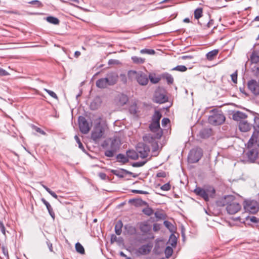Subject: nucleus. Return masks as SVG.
I'll list each match as a JSON object with an SVG mask.
<instances>
[{
  "instance_id": "f257e3e1",
  "label": "nucleus",
  "mask_w": 259,
  "mask_h": 259,
  "mask_svg": "<svg viewBox=\"0 0 259 259\" xmlns=\"http://www.w3.org/2000/svg\"><path fill=\"white\" fill-rule=\"evenodd\" d=\"M161 114L158 111H155L153 115L152 121L149 125L150 131L155 134V139H160L162 135V131L160 127L159 121Z\"/></svg>"
},
{
  "instance_id": "f03ea898",
  "label": "nucleus",
  "mask_w": 259,
  "mask_h": 259,
  "mask_svg": "<svg viewBox=\"0 0 259 259\" xmlns=\"http://www.w3.org/2000/svg\"><path fill=\"white\" fill-rule=\"evenodd\" d=\"M224 205L226 206V210L230 214L237 213L241 208V205L232 195H228L225 197Z\"/></svg>"
},
{
  "instance_id": "7ed1b4c3",
  "label": "nucleus",
  "mask_w": 259,
  "mask_h": 259,
  "mask_svg": "<svg viewBox=\"0 0 259 259\" xmlns=\"http://www.w3.org/2000/svg\"><path fill=\"white\" fill-rule=\"evenodd\" d=\"M194 192L197 195L200 196L206 201H208L210 197H213L215 194V190L211 186H205L203 188L196 187Z\"/></svg>"
},
{
  "instance_id": "20e7f679",
  "label": "nucleus",
  "mask_w": 259,
  "mask_h": 259,
  "mask_svg": "<svg viewBox=\"0 0 259 259\" xmlns=\"http://www.w3.org/2000/svg\"><path fill=\"white\" fill-rule=\"evenodd\" d=\"M128 75L132 78H134L141 85L145 86L149 82L148 75L141 71L130 70L128 72Z\"/></svg>"
},
{
  "instance_id": "39448f33",
  "label": "nucleus",
  "mask_w": 259,
  "mask_h": 259,
  "mask_svg": "<svg viewBox=\"0 0 259 259\" xmlns=\"http://www.w3.org/2000/svg\"><path fill=\"white\" fill-rule=\"evenodd\" d=\"M109 141V147L105 151V155L107 157H112L119 149L121 142L119 138L118 137L110 138Z\"/></svg>"
},
{
  "instance_id": "423d86ee",
  "label": "nucleus",
  "mask_w": 259,
  "mask_h": 259,
  "mask_svg": "<svg viewBox=\"0 0 259 259\" xmlns=\"http://www.w3.org/2000/svg\"><path fill=\"white\" fill-rule=\"evenodd\" d=\"M79 127L80 132L83 134H88L92 126V122H88L83 116H79L78 118Z\"/></svg>"
},
{
  "instance_id": "0eeeda50",
  "label": "nucleus",
  "mask_w": 259,
  "mask_h": 259,
  "mask_svg": "<svg viewBox=\"0 0 259 259\" xmlns=\"http://www.w3.org/2000/svg\"><path fill=\"white\" fill-rule=\"evenodd\" d=\"M202 156V149L196 148L190 151L188 155V160L191 163H196L199 161Z\"/></svg>"
},
{
  "instance_id": "6e6552de",
  "label": "nucleus",
  "mask_w": 259,
  "mask_h": 259,
  "mask_svg": "<svg viewBox=\"0 0 259 259\" xmlns=\"http://www.w3.org/2000/svg\"><path fill=\"white\" fill-rule=\"evenodd\" d=\"M225 120V117L222 112L214 113L208 117L209 122L215 125L222 124Z\"/></svg>"
},
{
  "instance_id": "1a4fd4ad",
  "label": "nucleus",
  "mask_w": 259,
  "mask_h": 259,
  "mask_svg": "<svg viewBox=\"0 0 259 259\" xmlns=\"http://www.w3.org/2000/svg\"><path fill=\"white\" fill-rule=\"evenodd\" d=\"M168 100V98L165 94V91L160 88L157 89L154 94L153 101L154 102L159 104H162Z\"/></svg>"
},
{
  "instance_id": "9d476101",
  "label": "nucleus",
  "mask_w": 259,
  "mask_h": 259,
  "mask_svg": "<svg viewBox=\"0 0 259 259\" xmlns=\"http://www.w3.org/2000/svg\"><path fill=\"white\" fill-rule=\"evenodd\" d=\"M244 208L246 211L255 213L259 209L258 204L254 200H246L244 201Z\"/></svg>"
},
{
  "instance_id": "9b49d317",
  "label": "nucleus",
  "mask_w": 259,
  "mask_h": 259,
  "mask_svg": "<svg viewBox=\"0 0 259 259\" xmlns=\"http://www.w3.org/2000/svg\"><path fill=\"white\" fill-rule=\"evenodd\" d=\"M136 150L139 156L142 158H145L148 156L150 152V148L145 144L140 143L137 144Z\"/></svg>"
},
{
  "instance_id": "f8f14e48",
  "label": "nucleus",
  "mask_w": 259,
  "mask_h": 259,
  "mask_svg": "<svg viewBox=\"0 0 259 259\" xmlns=\"http://www.w3.org/2000/svg\"><path fill=\"white\" fill-rule=\"evenodd\" d=\"M104 133L103 128L100 125H98L93 130L91 138L94 141H97L103 137Z\"/></svg>"
},
{
  "instance_id": "ddd939ff",
  "label": "nucleus",
  "mask_w": 259,
  "mask_h": 259,
  "mask_svg": "<svg viewBox=\"0 0 259 259\" xmlns=\"http://www.w3.org/2000/svg\"><path fill=\"white\" fill-rule=\"evenodd\" d=\"M128 100V97L126 95L120 94H118L114 100L115 104L119 107L122 106L126 104Z\"/></svg>"
},
{
  "instance_id": "4468645a",
  "label": "nucleus",
  "mask_w": 259,
  "mask_h": 259,
  "mask_svg": "<svg viewBox=\"0 0 259 259\" xmlns=\"http://www.w3.org/2000/svg\"><path fill=\"white\" fill-rule=\"evenodd\" d=\"M249 90L254 95H259V83L252 79L247 83Z\"/></svg>"
},
{
  "instance_id": "2eb2a0df",
  "label": "nucleus",
  "mask_w": 259,
  "mask_h": 259,
  "mask_svg": "<svg viewBox=\"0 0 259 259\" xmlns=\"http://www.w3.org/2000/svg\"><path fill=\"white\" fill-rule=\"evenodd\" d=\"M246 155L248 160L250 162H253L258 156L257 149L256 148L252 149L250 148L249 151L246 153Z\"/></svg>"
},
{
  "instance_id": "dca6fc26",
  "label": "nucleus",
  "mask_w": 259,
  "mask_h": 259,
  "mask_svg": "<svg viewBox=\"0 0 259 259\" xmlns=\"http://www.w3.org/2000/svg\"><path fill=\"white\" fill-rule=\"evenodd\" d=\"M118 75L116 73L111 72L107 74V77H105L107 79L109 85H112L115 84L118 80Z\"/></svg>"
},
{
  "instance_id": "f3484780",
  "label": "nucleus",
  "mask_w": 259,
  "mask_h": 259,
  "mask_svg": "<svg viewBox=\"0 0 259 259\" xmlns=\"http://www.w3.org/2000/svg\"><path fill=\"white\" fill-rule=\"evenodd\" d=\"M251 125L247 121L242 120L239 123V129L243 132H246L251 129Z\"/></svg>"
},
{
  "instance_id": "a211bd4d",
  "label": "nucleus",
  "mask_w": 259,
  "mask_h": 259,
  "mask_svg": "<svg viewBox=\"0 0 259 259\" xmlns=\"http://www.w3.org/2000/svg\"><path fill=\"white\" fill-rule=\"evenodd\" d=\"M152 247V246L149 244L143 245L139 248L138 252L141 254H147L151 251Z\"/></svg>"
},
{
  "instance_id": "6ab92c4d",
  "label": "nucleus",
  "mask_w": 259,
  "mask_h": 259,
  "mask_svg": "<svg viewBox=\"0 0 259 259\" xmlns=\"http://www.w3.org/2000/svg\"><path fill=\"white\" fill-rule=\"evenodd\" d=\"M258 136L257 135V134H256L255 132L253 133L251 137L250 138L249 141L246 145V146L248 149L251 148L252 147V146H253V145L254 143H256L257 140L258 138Z\"/></svg>"
},
{
  "instance_id": "aec40b11",
  "label": "nucleus",
  "mask_w": 259,
  "mask_h": 259,
  "mask_svg": "<svg viewBox=\"0 0 259 259\" xmlns=\"http://www.w3.org/2000/svg\"><path fill=\"white\" fill-rule=\"evenodd\" d=\"M41 201L46 205L50 215L51 216L52 219L54 220L55 218V214L50 204L44 198L41 199Z\"/></svg>"
},
{
  "instance_id": "412c9836",
  "label": "nucleus",
  "mask_w": 259,
  "mask_h": 259,
  "mask_svg": "<svg viewBox=\"0 0 259 259\" xmlns=\"http://www.w3.org/2000/svg\"><path fill=\"white\" fill-rule=\"evenodd\" d=\"M246 115L240 111H237L233 115V119L236 121H241V119H244L246 118Z\"/></svg>"
},
{
  "instance_id": "4be33fe9",
  "label": "nucleus",
  "mask_w": 259,
  "mask_h": 259,
  "mask_svg": "<svg viewBox=\"0 0 259 259\" xmlns=\"http://www.w3.org/2000/svg\"><path fill=\"white\" fill-rule=\"evenodd\" d=\"M96 85L99 88H105L107 87L109 84L106 78H102L98 79L96 81Z\"/></svg>"
},
{
  "instance_id": "5701e85b",
  "label": "nucleus",
  "mask_w": 259,
  "mask_h": 259,
  "mask_svg": "<svg viewBox=\"0 0 259 259\" xmlns=\"http://www.w3.org/2000/svg\"><path fill=\"white\" fill-rule=\"evenodd\" d=\"M126 155L127 158L132 159L136 160L138 158L139 155L137 151H135L134 150H129L126 152Z\"/></svg>"
},
{
  "instance_id": "b1692460",
  "label": "nucleus",
  "mask_w": 259,
  "mask_h": 259,
  "mask_svg": "<svg viewBox=\"0 0 259 259\" xmlns=\"http://www.w3.org/2000/svg\"><path fill=\"white\" fill-rule=\"evenodd\" d=\"M219 53L218 50H213L207 53L206 55V58L209 61L212 60Z\"/></svg>"
},
{
  "instance_id": "393cba45",
  "label": "nucleus",
  "mask_w": 259,
  "mask_h": 259,
  "mask_svg": "<svg viewBox=\"0 0 259 259\" xmlns=\"http://www.w3.org/2000/svg\"><path fill=\"white\" fill-rule=\"evenodd\" d=\"M117 161L122 163H125L128 161L127 156L122 154H119L116 156Z\"/></svg>"
},
{
  "instance_id": "a878e982",
  "label": "nucleus",
  "mask_w": 259,
  "mask_h": 259,
  "mask_svg": "<svg viewBox=\"0 0 259 259\" xmlns=\"http://www.w3.org/2000/svg\"><path fill=\"white\" fill-rule=\"evenodd\" d=\"M122 223L121 221H118L115 226V231L117 235H119L122 232Z\"/></svg>"
},
{
  "instance_id": "bb28decb",
  "label": "nucleus",
  "mask_w": 259,
  "mask_h": 259,
  "mask_svg": "<svg viewBox=\"0 0 259 259\" xmlns=\"http://www.w3.org/2000/svg\"><path fill=\"white\" fill-rule=\"evenodd\" d=\"M140 229L142 232L146 233L151 230V227L146 223H142L140 225Z\"/></svg>"
},
{
  "instance_id": "cd10ccee",
  "label": "nucleus",
  "mask_w": 259,
  "mask_h": 259,
  "mask_svg": "<svg viewBox=\"0 0 259 259\" xmlns=\"http://www.w3.org/2000/svg\"><path fill=\"white\" fill-rule=\"evenodd\" d=\"M162 77L166 79L168 84H172L174 82V78L172 75L168 73H164Z\"/></svg>"
},
{
  "instance_id": "c85d7f7f",
  "label": "nucleus",
  "mask_w": 259,
  "mask_h": 259,
  "mask_svg": "<svg viewBox=\"0 0 259 259\" xmlns=\"http://www.w3.org/2000/svg\"><path fill=\"white\" fill-rule=\"evenodd\" d=\"M168 243L170 244L171 247H176L177 244V238L174 235H171L170 236Z\"/></svg>"
},
{
  "instance_id": "c756f323",
  "label": "nucleus",
  "mask_w": 259,
  "mask_h": 259,
  "mask_svg": "<svg viewBox=\"0 0 259 259\" xmlns=\"http://www.w3.org/2000/svg\"><path fill=\"white\" fill-rule=\"evenodd\" d=\"M46 20L49 22L50 23L54 24V25H58L59 24V20L58 18L53 17V16H49L46 18Z\"/></svg>"
},
{
  "instance_id": "7c9ffc66",
  "label": "nucleus",
  "mask_w": 259,
  "mask_h": 259,
  "mask_svg": "<svg viewBox=\"0 0 259 259\" xmlns=\"http://www.w3.org/2000/svg\"><path fill=\"white\" fill-rule=\"evenodd\" d=\"M254 123L253 125L254 132L257 134L258 136L259 134V117H255L254 118Z\"/></svg>"
},
{
  "instance_id": "2f4dec72",
  "label": "nucleus",
  "mask_w": 259,
  "mask_h": 259,
  "mask_svg": "<svg viewBox=\"0 0 259 259\" xmlns=\"http://www.w3.org/2000/svg\"><path fill=\"white\" fill-rule=\"evenodd\" d=\"M250 61L252 63H257L259 62V56L256 52H252L250 56Z\"/></svg>"
},
{
  "instance_id": "473e14b6",
  "label": "nucleus",
  "mask_w": 259,
  "mask_h": 259,
  "mask_svg": "<svg viewBox=\"0 0 259 259\" xmlns=\"http://www.w3.org/2000/svg\"><path fill=\"white\" fill-rule=\"evenodd\" d=\"M132 60L134 63L136 64H143L145 62V59L137 56H133Z\"/></svg>"
},
{
  "instance_id": "72a5a7b5",
  "label": "nucleus",
  "mask_w": 259,
  "mask_h": 259,
  "mask_svg": "<svg viewBox=\"0 0 259 259\" xmlns=\"http://www.w3.org/2000/svg\"><path fill=\"white\" fill-rule=\"evenodd\" d=\"M149 80L153 83H157L159 80L160 78L155 76L154 74H150L149 76H148Z\"/></svg>"
},
{
  "instance_id": "f704fd0d",
  "label": "nucleus",
  "mask_w": 259,
  "mask_h": 259,
  "mask_svg": "<svg viewBox=\"0 0 259 259\" xmlns=\"http://www.w3.org/2000/svg\"><path fill=\"white\" fill-rule=\"evenodd\" d=\"M75 249L77 252L80 254H84V249L83 246L79 243L77 242L75 244Z\"/></svg>"
},
{
  "instance_id": "c9c22d12",
  "label": "nucleus",
  "mask_w": 259,
  "mask_h": 259,
  "mask_svg": "<svg viewBox=\"0 0 259 259\" xmlns=\"http://www.w3.org/2000/svg\"><path fill=\"white\" fill-rule=\"evenodd\" d=\"M164 253L165 254V257L166 258H169L173 253V249L172 247L170 246H167L165 249Z\"/></svg>"
},
{
  "instance_id": "e433bc0d",
  "label": "nucleus",
  "mask_w": 259,
  "mask_h": 259,
  "mask_svg": "<svg viewBox=\"0 0 259 259\" xmlns=\"http://www.w3.org/2000/svg\"><path fill=\"white\" fill-rule=\"evenodd\" d=\"M142 211L145 214H146L148 216H150L153 213V209L149 207H147L144 208L143 209Z\"/></svg>"
},
{
  "instance_id": "4c0bfd02",
  "label": "nucleus",
  "mask_w": 259,
  "mask_h": 259,
  "mask_svg": "<svg viewBox=\"0 0 259 259\" xmlns=\"http://www.w3.org/2000/svg\"><path fill=\"white\" fill-rule=\"evenodd\" d=\"M172 70L180 72H185L187 70V68L184 65H178L172 68Z\"/></svg>"
},
{
  "instance_id": "58836bf2",
  "label": "nucleus",
  "mask_w": 259,
  "mask_h": 259,
  "mask_svg": "<svg viewBox=\"0 0 259 259\" xmlns=\"http://www.w3.org/2000/svg\"><path fill=\"white\" fill-rule=\"evenodd\" d=\"M202 10L201 9H197L194 12V17L196 19H199L202 16Z\"/></svg>"
},
{
  "instance_id": "ea45409f",
  "label": "nucleus",
  "mask_w": 259,
  "mask_h": 259,
  "mask_svg": "<svg viewBox=\"0 0 259 259\" xmlns=\"http://www.w3.org/2000/svg\"><path fill=\"white\" fill-rule=\"evenodd\" d=\"M140 53L142 54H147L149 55H153L155 54V51L153 50L152 49H142L140 51Z\"/></svg>"
},
{
  "instance_id": "a19ab883",
  "label": "nucleus",
  "mask_w": 259,
  "mask_h": 259,
  "mask_svg": "<svg viewBox=\"0 0 259 259\" xmlns=\"http://www.w3.org/2000/svg\"><path fill=\"white\" fill-rule=\"evenodd\" d=\"M111 172L112 174H113L114 175H115L119 177L123 178L124 177L122 172L119 170L112 169V170H111Z\"/></svg>"
},
{
  "instance_id": "79ce46f5",
  "label": "nucleus",
  "mask_w": 259,
  "mask_h": 259,
  "mask_svg": "<svg viewBox=\"0 0 259 259\" xmlns=\"http://www.w3.org/2000/svg\"><path fill=\"white\" fill-rule=\"evenodd\" d=\"M44 90L52 98L58 99L57 95L54 92L46 89H45Z\"/></svg>"
},
{
  "instance_id": "37998d69",
  "label": "nucleus",
  "mask_w": 259,
  "mask_h": 259,
  "mask_svg": "<svg viewBox=\"0 0 259 259\" xmlns=\"http://www.w3.org/2000/svg\"><path fill=\"white\" fill-rule=\"evenodd\" d=\"M74 139L75 140V141H76V142L77 143V144H78V147L79 148L83 150H84V147L82 145V144L81 143L79 138H78V137L77 136H75L74 137Z\"/></svg>"
},
{
  "instance_id": "c03bdc74",
  "label": "nucleus",
  "mask_w": 259,
  "mask_h": 259,
  "mask_svg": "<svg viewBox=\"0 0 259 259\" xmlns=\"http://www.w3.org/2000/svg\"><path fill=\"white\" fill-rule=\"evenodd\" d=\"M232 81L234 83H237V71L236 70L235 72L231 75Z\"/></svg>"
},
{
  "instance_id": "a18cd8bd",
  "label": "nucleus",
  "mask_w": 259,
  "mask_h": 259,
  "mask_svg": "<svg viewBox=\"0 0 259 259\" xmlns=\"http://www.w3.org/2000/svg\"><path fill=\"white\" fill-rule=\"evenodd\" d=\"M160 189L163 191H168L170 189V185L169 183H166L162 185Z\"/></svg>"
},
{
  "instance_id": "49530a36",
  "label": "nucleus",
  "mask_w": 259,
  "mask_h": 259,
  "mask_svg": "<svg viewBox=\"0 0 259 259\" xmlns=\"http://www.w3.org/2000/svg\"><path fill=\"white\" fill-rule=\"evenodd\" d=\"M169 119L167 118H163L161 121L162 126H165L169 122Z\"/></svg>"
},
{
  "instance_id": "de8ad7c7",
  "label": "nucleus",
  "mask_w": 259,
  "mask_h": 259,
  "mask_svg": "<svg viewBox=\"0 0 259 259\" xmlns=\"http://www.w3.org/2000/svg\"><path fill=\"white\" fill-rule=\"evenodd\" d=\"M164 225L168 229H170L172 226L171 223L167 221H165L163 222Z\"/></svg>"
},
{
  "instance_id": "09e8293b",
  "label": "nucleus",
  "mask_w": 259,
  "mask_h": 259,
  "mask_svg": "<svg viewBox=\"0 0 259 259\" xmlns=\"http://www.w3.org/2000/svg\"><path fill=\"white\" fill-rule=\"evenodd\" d=\"M166 176V173L164 171H160L156 174V176L158 178H165Z\"/></svg>"
},
{
  "instance_id": "8fccbe9b",
  "label": "nucleus",
  "mask_w": 259,
  "mask_h": 259,
  "mask_svg": "<svg viewBox=\"0 0 259 259\" xmlns=\"http://www.w3.org/2000/svg\"><path fill=\"white\" fill-rule=\"evenodd\" d=\"M146 162V161H142V162H137L134 163L133 165L134 166L140 167V166H142L144 165Z\"/></svg>"
},
{
  "instance_id": "3c124183",
  "label": "nucleus",
  "mask_w": 259,
  "mask_h": 259,
  "mask_svg": "<svg viewBox=\"0 0 259 259\" xmlns=\"http://www.w3.org/2000/svg\"><path fill=\"white\" fill-rule=\"evenodd\" d=\"M133 192L137 194H147L148 193L147 191H142V190H133L132 191Z\"/></svg>"
},
{
  "instance_id": "603ef678",
  "label": "nucleus",
  "mask_w": 259,
  "mask_h": 259,
  "mask_svg": "<svg viewBox=\"0 0 259 259\" xmlns=\"http://www.w3.org/2000/svg\"><path fill=\"white\" fill-rule=\"evenodd\" d=\"M8 74L9 73L5 70L0 67V76H5Z\"/></svg>"
},
{
  "instance_id": "864d4df0",
  "label": "nucleus",
  "mask_w": 259,
  "mask_h": 259,
  "mask_svg": "<svg viewBox=\"0 0 259 259\" xmlns=\"http://www.w3.org/2000/svg\"><path fill=\"white\" fill-rule=\"evenodd\" d=\"M98 176L102 180H105L107 177L106 174L103 173V172H100L98 174Z\"/></svg>"
},
{
  "instance_id": "5fc2aeb1",
  "label": "nucleus",
  "mask_w": 259,
  "mask_h": 259,
  "mask_svg": "<svg viewBox=\"0 0 259 259\" xmlns=\"http://www.w3.org/2000/svg\"><path fill=\"white\" fill-rule=\"evenodd\" d=\"M0 230L3 234L5 235V228L2 223H0Z\"/></svg>"
},
{
  "instance_id": "6e6d98bb",
  "label": "nucleus",
  "mask_w": 259,
  "mask_h": 259,
  "mask_svg": "<svg viewBox=\"0 0 259 259\" xmlns=\"http://www.w3.org/2000/svg\"><path fill=\"white\" fill-rule=\"evenodd\" d=\"M182 59L183 60H186L187 59H191L193 58V57L191 56H188V55H185L181 57Z\"/></svg>"
},
{
  "instance_id": "4d7b16f0",
  "label": "nucleus",
  "mask_w": 259,
  "mask_h": 259,
  "mask_svg": "<svg viewBox=\"0 0 259 259\" xmlns=\"http://www.w3.org/2000/svg\"><path fill=\"white\" fill-rule=\"evenodd\" d=\"M36 131L38 133H40L42 135H45L46 134V133L39 127H36Z\"/></svg>"
},
{
  "instance_id": "13d9d810",
  "label": "nucleus",
  "mask_w": 259,
  "mask_h": 259,
  "mask_svg": "<svg viewBox=\"0 0 259 259\" xmlns=\"http://www.w3.org/2000/svg\"><path fill=\"white\" fill-rule=\"evenodd\" d=\"M49 193L55 199H57L58 196L54 192L51 190Z\"/></svg>"
},
{
  "instance_id": "bf43d9fd",
  "label": "nucleus",
  "mask_w": 259,
  "mask_h": 259,
  "mask_svg": "<svg viewBox=\"0 0 259 259\" xmlns=\"http://www.w3.org/2000/svg\"><path fill=\"white\" fill-rule=\"evenodd\" d=\"M250 220L251 222H252L253 223H256V222H257V219L255 217H251Z\"/></svg>"
},
{
  "instance_id": "052dcab7",
  "label": "nucleus",
  "mask_w": 259,
  "mask_h": 259,
  "mask_svg": "<svg viewBox=\"0 0 259 259\" xmlns=\"http://www.w3.org/2000/svg\"><path fill=\"white\" fill-rule=\"evenodd\" d=\"M29 4L34 5V4H40V3L38 1L35 0V1H32L30 2H29Z\"/></svg>"
},
{
  "instance_id": "680f3d73",
  "label": "nucleus",
  "mask_w": 259,
  "mask_h": 259,
  "mask_svg": "<svg viewBox=\"0 0 259 259\" xmlns=\"http://www.w3.org/2000/svg\"><path fill=\"white\" fill-rule=\"evenodd\" d=\"M155 214V216L157 218H161V214L158 212H155L154 213Z\"/></svg>"
},
{
  "instance_id": "e2e57ef3",
  "label": "nucleus",
  "mask_w": 259,
  "mask_h": 259,
  "mask_svg": "<svg viewBox=\"0 0 259 259\" xmlns=\"http://www.w3.org/2000/svg\"><path fill=\"white\" fill-rule=\"evenodd\" d=\"M80 55V52L79 51H76L74 53V56L76 58Z\"/></svg>"
},
{
  "instance_id": "0e129e2a",
  "label": "nucleus",
  "mask_w": 259,
  "mask_h": 259,
  "mask_svg": "<svg viewBox=\"0 0 259 259\" xmlns=\"http://www.w3.org/2000/svg\"><path fill=\"white\" fill-rule=\"evenodd\" d=\"M42 187L48 193H49V192L51 191L50 189H49L48 187H47L45 185H42Z\"/></svg>"
},
{
  "instance_id": "69168bd1",
  "label": "nucleus",
  "mask_w": 259,
  "mask_h": 259,
  "mask_svg": "<svg viewBox=\"0 0 259 259\" xmlns=\"http://www.w3.org/2000/svg\"><path fill=\"white\" fill-rule=\"evenodd\" d=\"M184 22L186 23H189L190 22V20L189 18H186L184 19Z\"/></svg>"
},
{
  "instance_id": "338daca9",
  "label": "nucleus",
  "mask_w": 259,
  "mask_h": 259,
  "mask_svg": "<svg viewBox=\"0 0 259 259\" xmlns=\"http://www.w3.org/2000/svg\"><path fill=\"white\" fill-rule=\"evenodd\" d=\"M254 21H259V16H256L254 18Z\"/></svg>"
},
{
  "instance_id": "774afa93",
  "label": "nucleus",
  "mask_w": 259,
  "mask_h": 259,
  "mask_svg": "<svg viewBox=\"0 0 259 259\" xmlns=\"http://www.w3.org/2000/svg\"><path fill=\"white\" fill-rule=\"evenodd\" d=\"M49 249H50V250L51 251H53V249H52V244H51V245L49 246Z\"/></svg>"
}]
</instances>
